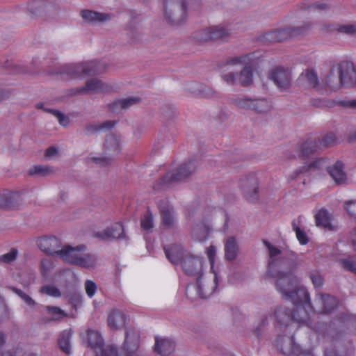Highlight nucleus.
Returning <instances> with one entry per match:
<instances>
[{"mask_svg":"<svg viewBox=\"0 0 356 356\" xmlns=\"http://www.w3.org/2000/svg\"><path fill=\"white\" fill-rule=\"evenodd\" d=\"M45 111L52 113L58 119L60 125L65 127L69 124V118L59 111L54 109H45Z\"/></svg>","mask_w":356,"mask_h":356,"instance_id":"obj_48","label":"nucleus"},{"mask_svg":"<svg viewBox=\"0 0 356 356\" xmlns=\"http://www.w3.org/2000/svg\"><path fill=\"white\" fill-rule=\"evenodd\" d=\"M159 207L163 225L168 227L172 226L175 223L173 209L169 205L167 201H162Z\"/></svg>","mask_w":356,"mask_h":356,"instance_id":"obj_24","label":"nucleus"},{"mask_svg":"<svg viewBox=\"0 0 356 356\" xmlns=\"http://www.w3.org/2000/svg\"><path fill=\"white\" fill-rule=\"evenodd\" d=\"M330 31H337L339 33L354 35H356V23L343 25H337L329 27Z\"/></svg>","mask_w":356,"mask_h":356,"instance_id":"obj_38","label":"nucleus"},{"mask_svg":"<svg viewBox=\"0 0 356 356\" xmlns=\"http://www.w3.org/2000/svg\"><path fill=\"white\" fill-rule=\"evenodd\" d=\"M235 104L240 108H251L259 113H264L271 108L270 103L265 99H252L246 97H237L234 99Z\"/></svg>","mask_w":356,"mask_h":356,"instance_id":"obj_13","label":"nucleus"},{"mask_svg":"<svg viewBox=\"0 0 356 356\" xmlns=\"http://www.w3.org/2000/svg\"><path fill=\"white\" fill-rule=\"evenodd\" d=\"M141 227L143 229L147 231H149L153 228V216L150 211H147L141 219Z\"/></svg>","mask_w":356,"mask_h":356,"instance_id":"obj_46","label":"nucleus"},{"mask_svg":"<svg viewBox=\"0 0 356 356\" xmlns=\"http://www.w3.org/2000/svg\"><path fill=\"white\" fill-rule=\"evenodd\" d=\"M115 121L108 120L101 124L88 125L86 127V130L88 133H92L99 130H108L112 129L115 126Z\"/></svg>","mask_w":356,"mask_h":356,"instance_id":"obj_39","label":"nucleus"},{"mask_svg":"<svg viewBox=\"0 0 356 356\" xmlns=\"http://www.w3.org/2000/svg\"><path fill=\"white\" fill-rule=\"evenodd\" d=\"M295 356H315L313 349H304L300 347V350Z\"/></svg>","mask_w":356,"mask_h":356,"instance_id":"obj_61","label":"nucleus"},{"mask_svg":"<svg viewBox=\"0 0 356 356\" xmlns=\"http://www.w3.org/2000/svg\"><path fill=\"white\" fill-rule=\"evenodd\" d=\"M327 168L329 175L332 178L334 181L337 184H346L347 181V175L344 171L343 163L337 161L332 166L327 165V161L323 158H318L310 162L305 163L300 170L294 172L291 176V179H295L300 173L305 172L307 170Z\"/></svg>","mask_w":356,"mask_h":356,"instance_id":"obj_5","label":"nucleus"},{"mask_svg":"<svg viewBox=\"0 0 356 356\" xmlns=\"http://www.w3.org/2000/svg\"><path fill=\"white\" fill-rule=\"evenodd\" d=\"M79 89H111L108 85L105 84L101 80L94 78L88 80L84 87Z\"/></svg>","mask_w":356,"mask_h":356,"instance_id":"obj_43","label":"nucleus"},{"mask_svg":"<svg viewBox=\"0 0 356 356\" xmlns=\"http://www.w3.org/2000/svg\"><path fill=\"white\" fill-rule=\"evenodd\" d=\"M85 250L86 246L83 245L76 247L67 245L60 250L59 255L64 261L77 266Z\"/></svg>","mask_w":356,"mask_h":356,"instance_id":"obj_14","label":"nucleus"},{"mask_svg":"<svg viewBox=\"0 0 356 356\" xmlns=\"http://www.w3.org/2000/svg\"><path fill=\"white\" fill-rule=\"evenodd\" d=\"M350 316H343L337 318L334 321H332L329 325L323 324V325L318 324L314 327V329L318 332H322L323 334H325V332L327 335H330L333 337L334 333L335 332L334 326L337 325H340L342 323L348 322L350 321Z\"/></svg>","mask_w":356,"mask_h":356,"instance_id":"obj_23","label":"nucleus"},{"mask_svg":"<svg viewBox=\"0 0 356 356\" xmlns=\"http://www.w3.org/2000/svg\"><path fill=\"white\" fill-rule=\"evenodd\" d=\"M84 287L87 296L90 298H92L97 291L96 284L93 281L88 280L85 282Z\"/></svg>","mask_w":356,"mask_h":356,"instance_id":"obj_51","label":"nucleus"},{"mask_svg":"<svg viewBox=\"0 0 356 356\" xmlns=\"http://www.w3.org/2000/svg\"><path fill=\"white\" fill-rule=\"evenodd\" d=\"M37 245L44 252L49 254H58L60 250V241L54 236H42L37 240Z\"/></svg>","mask_w":356,"mask_h":356,"instance_id":"obj_16","label":"nucleus"},{"mask_svg":"<svg viewBox=\"0 0 356 356\" xmlns=\"http://www.w3.org/2000/svg\"><path fill=\"white\" fill-rule=\"evenodd\" d=\"M106 145L108 151L117 154L120 147V140L115 135L110 134L106 137Z\"/></svg>","mask_w":356,"mask_h":356,"instance_id":"obj_40","label":"nucleus"},{"mask_svg":"<svg viewBox=\"0 0 356 356\" xmlns=\"http://www.w3.org/2000/svg\"><path fill=\"white\" fill-rule=\"evenodd\" d=\"M337 262L341 265V268L347 271H350L356 274V257L354 256H348L346 257L339 258Z\"/></svg>","mask_w":356,"mask_h":356,"instance_id":"obj_35","label":"nucleus"},{"mask_svg":"<svg viewBox=\"0 0 356 356\" xmlns=\"http://www.w3.org/2000/svg\"><path fill=\"white\" fill-rule=\"evenodd\" d=\"M350 238L352 245L353 246L354 249L356 250V227L351 231Z\"/></svg>","mask_w":356,"mask_h":356,"instance_id":"obj_63","label":"nucleus"},{"mask_svg":"<svg viewBox=\"0 0 356 356\" xmlns=\"http://www.w3.org/2000/svg\"><path fill=\"white\" fill-rule=\"evenodd\" d=\"M300 280L295 274L279 277L277 289L283 297L291 301L295 307L292 314L293 324L295 322L312 326L310 319L314 315L310 302L309 293L305 287L300 285Z\"/></svg>","mask_w":356,"mask_h":356,"instance_id":"obj_1","label":"nucleus"},{"mask_svg":"<svg viewBox=\"0 0 356 356\" xmlns=\"http://www.w3.org/2000/svg\"><path fill=\"white\" fill-rule=\"evenodd\" d=\"M196 161H189L188 163L182 164L177 169L168 172L162 179L163 184H170L177 181H180L190 176L196 170Z\"/></svg>","mask_w":356,"mask_h":356,"instance_id":"obj_9","label":"nucleus"},{"mask_svg":"<svg viewBox=\"0 0 356 356\" xmlns=\"http://www.w3.org/2000/svg\"><path fill=\"white\" fill-rule=\"evenodd\" d=\"M84 341L87 342L95 353L103 346V339L97 330L88 329L86 332V336L81 335Z\"/></svg>","mask_w":356,"mask_h":356,"instance_id":"obj_21","label":"nucleus"},{"mask_svg":"<svg viewBox=\"0 0 356 356\" xmlns=\"http://www.w3.org/2000/svg\"><path fill=\"white\" fill-rule=\"evenodd\" d=\"M13 291L15 292L16 294H17L23 300L24 302L29 307H33L35 305V301L26 293L23 292L22 291L17 289H13Z\"/></svg>","mask_w":356,"mask_h":356,"instance_id":"obj_54","label":"nucleus"},{"mask_svg":"<svg viewBox=\"0 0 356 356\" xmlns=\"http://www.w3.org/2000/svg\"><path fill=\"white\" fill-rule=\"evenodd\" d=\"M229 35L228 30L224 27L213 26L200 31L195 38L202 43L211 40H226Z\"/></svg>","mask_w":356,"mask_h":356,"instance_id":"obj_11","label":"nucleus"},{"mask_svg":"<svg viewBox=\"0 0 356 356\" xmlns=\"http://www.w3.org/2000/svg\"><path fill=\"white\" fill-rule=\"evenodd\" d=\"M293 229L296 234V238L298 240L299 243L301 245H306L309 241V238L306 233L303 230H302L299 227L296 226L295 223H293Z\"/></svg>","mask_w":356,"mask_h":356,"instance_id":"obj_50","label":"nucleus"},{"mask_svg":"<svg viewBox=\"0 0 356 356\" xmlns=\"http://www.w3.org/2000/svg\"><path fill=\"white\" fill-rule=\"evenodd\" d=\"M268 77L280 89H285L290 86L291 72L282 67H275L268 72Z\"/></svg>","mask_w":356,"mask_h":356,"instance_id":"obj_12","label":"nucleus"},{"mask_svg":"<svg viewBox=\"0 0 356 356\" xmlns=\"http://www.w3.org/2000/svg\"><path fill=\"white\" fill-rule=\"evenodd\" d=\"M273 313L280 326H286L287 328H291L293 326L292 314L288 307L280 306L276 308Z\"/></svg>","mask_w":356,"mask_h":356,"instance_id":"obj_19","label":"nucleus"},{"mask_svg":"<svg viewBox=\"0 0 356 356\" xmlns=\"http://www.w3.org/2000/svg\"><path fill=\"white\" fill-rule=\"evenodd\" d=\"M257 181L256 179H252L249 187H244L243 191L246 198L250 201L254 202L258 197V187Z\"/></svg>","mask_w":356,"mask_h":356,"instance_id":"obj_37","label":"nucleus"},{"mask_svg":"<svg viewBox=\"0 0 356 356\" xmlns=\"http://www.w3.org/2000/svg\"><path fill=\"white\" fill-rule=\"evenodd\" d=\"M315 220L317 226L329 227L331 225L329 213L324 209H320L315 215Z\"/></svg>","mask_w":356,"mask_h":356,"instance_id":"obj_36","label":"nucleus"},{"mask_svg":"<svg viewBox=\"0 0 356 356\" xmlns=\"http://www.w3.org/2000/svg\"><path fill=\"white\" fill-rule=\"evenodd\" d=\"M44 310L48 316L47 318H44V321L45 322L59 321L67 316V314L57 307L47 306Z\"/></svg>","mask_w":356,"mask_h":356,"instance_id":"obj_33","label":"nucleus"},{"mask_svg":"<svg viewBox=\"0 0 356 356\" xmlns=\"http://www.w3.org/2000/svg\"><path fill=\"white\" fill-rule=\"evenodd\" d=\"M140 101L139 97H127L115 101L111 104V109L113 112H120L122 109H128L131 106L136 104Z\"/></svg>","mask_w":356,"mask_h":356,"instance_id":"obj_27","label":"nucleus"},{"mask_svg":"<svg viewBox=\"0 0 356 356\" xmlns=\"http://www.w3.org/2000/svg\"><path fill=\"white\" fill-rule=\"evenodd\" d=\"M99 261L98 257L94 254L83 252L77 266L85 268H95Z\"/></svg>","mask_w":356,"mask_h":356,"instance_id":"obj_34","label":"nucleus"},{"mask_svg":"<svg viewBox=\"0 0 356 356\" xmlns=\"http://www.w3.org/2000/svg\"><path fill=\"white\" fill-rule=\"evenodd\" d=\"M125 315L119 309L111 310L108 315V325L113 330L120 328L124 325Z\"/></svg>","mask_w":356,"mask_h":356,"instance_id":"obj_25","label":"nucleus"},{"mask_svg":"<svg viewBox=\"0 0 356 356\" xmlns=\"http://www.w3.org/2000/svg\"><path fill=\"white\" fill-rule=\"evenodd\" d=\"M95 353L96 356H119L117 348L113 346H102Z\"/></svg>","mask_w":356,"mask_h":356,"instance_id":"obj_45","label":"nucleus"},{"mask_svg":"<svg viewBox=\"0 0 356 356\" xmlns=\"http://www.w3.org/2000/svg\"><path fill=\"white\" fill-rule=\"evenodd\" d=\"M263 243L268 249L269 254L268 273L270 276L276 278L275 285L277 286L279 277L293 273L291 271L286 273L280 271V268L284 262L282 252L266 240H264Z\"/></svg>","mask_w":356,"mask_h":356,"instance_id":"obj_7","label":"nucleus"},{"mask_svg":"<svg viewBox=\"0 0 356 356\" xmlns=\"http://www.w3.org/2000/svg\"><path fill=\"white\" fill-rule=\"evenodd\" d=\"M97 61L91 60L85 63L67 64L62 67L59 72L61 75H66L69 79L85 77L89 75L101 72Z\"/></svg>","mask_w":356,"mask_h":356,"instance_id":"obj_6","label":"nucleus"},{"mask_svg":"<svg viewBox=\"0 0 356 356\" xmlns=\"http://www.w3.org/2000/svg\"><path fill=\"white\" fill-rule=\"evenodd\" d=\"M218 284V275L216 270H211L206 275H201L194 284H189L186 289V296L192 299L197 298H207L216 290Z\"/></svg>","mask_w":356,"mask_h":356,"instance_id":"obj_4","label":"nucleus"},{"mask_svg":"<svg viewBox=\"0 0 356 356\" xmlns=\"http://www.w3.org/2000/svg\"><path fill=\"white\" fill-rule=\"evenodd\" d=\"M53 172V170L47 166L43 165H35L30 168L29 173L31 175L47 176Z\"/></svg>","mask_w":356,"mask_h":356,"instance_id":"obj_42","label":"nucleus"},{"mask_svg":"<svg viewBox=\"0 0 356 356\" xmlns=\"http://www.w3.org/2000/svg\"><path fill=\"white\" fill-rule=\"evenodd\" d=\"M256 59L254 53H250L227 59L220 67L228 65H245L239 74L229 72L222 75L223 79L228 83L234 84L237 81L241 86L248 87L253 83V65Z\"/></svg>","mask_w":356,"mask_h":356,"instance_id":"obj_2","label":"nucleus"},{"mask_svg":"<svg viewBox=\"0 0 356 356\" xmlns=\"http://www.w3.org/2000/svg\"><path fill=\"white\" fill-rule=\"evenodd\" d=\"M206 254L208 257V259L211 264V270L213 271L214 270V262H215V257L216 254V248L214 245H210L206 250Z\"/></svg>","mask_w":356,"mask_h":356,"instance_id":"obj_53","label":"nucleus"},{"mask_svg":"<svg viewBox=\"0 0 356 356\" xmlns=\"http://www.w3.org/2000/svg\"><path fill=\"white\" fill-rule=\"evenodd\" d=\"M318 142L316 138H309L299 147V156L306 157L318 150Z\"/></svg>","mask_w":356,"mask_h":356,"instance_id":"obj_29","label":"nucleus"},{"mask_svg":"<svg viewBox=\"0 0 356 356\" xmlns=\"http://www.w3.org/2000/svg\"><path fill=\"white\" fill-rule=\"evenodd\" d=\"M124 234V227L120 222H116L104 232H98L95 236L102 239L120 238Z\"/></svg>","mask_w":356,"mask_h":356,"instance_id":"obj_20","label":"nucleus"},{"mask_svg":"<svg viewBox=\"0 0 356 356\" xmlns=\"http://www.w3.org/2000/svg\"><path fill=\"white\" fill-rule=\"evenodd\" d=\"M177 2L178 3L180 4L181 6V13L183 14V17L180 20H173L171 19V17L168 15V11H167V9H166V6L165 4L164 3V7H165V17L166 18V19L168 20V22L172 24H180L181 22H182L185 18H186V12H187V6H186V3L183 1V0H177Z\"/></svg>","mask_w":356,"mask_h":356,"instance_id":"obj_44","label":"nucleus"},{"mask_svg":"<svg viewBox=\"0 0 356 356\" xmlns=\"http://www.w3.org/2000/svg\"><path fill=\"white\" fill-rule=\"evenodd\" d=\"M40 291L49 296H51L54 298H60L61 297L60 291L56 286L54 284H48L42 286L40 289Z\"/></svg>","mask_w":356,"mask_h":356,"instance_id":"obj_41","label":"nucleus"},{"mask_svg":"<svg viewBox=\"0 0 356 356\" xmlns=\"http://www.w3.org/2000/svg\"><path fill=\"white\" fill-rule=\"evenodd\" d=\"M53 262L50 259H43L40 264V271L44 277H47L53 269Z\"/></svg>","mask_w":356,"mask_h":356,"instance_id":"obj_47","label":"nucleus"},{"mask_svg":"<svg viewBox=\"0 0 356 356\" xmlns=\"http://www.w3.org/2000/svg\"><path fill=\"white\" fill-rule=\"evenodd\" d=\"M58 154V149L55 147L52 146L49 147L46 150L45 156L49 159H51L52 157L56 156Z\"/></svg>","mask_w":356,"mask_h":356,"instance_id":"obj_62","label":"nucleus"},{"mask_svg":"<svg viewBox=\"0 0 356 356\" xmlns=\"http://www.w3.org/2000/svg\"><path fill=\"white\" fill-rule=\"evenodd\" d=\"M164 250L168 259L172 264H180L186 275L195 276L202 273V257L194 256L180 246L165 248Z\"/></svg>","mask_w":356,"mask_h":356,"instance_id":"obj_3","label":"nucleus"},{"mask_svg":"<svg viewBox=\"0 0 356 356\" xmlns=\"http://www.w3.org/2000/svg\"><path fill=\"white\" fill-rule=\"evenodd\" d=\"M124 356H144L143 354L138 350H130V352H124Z\"/></svg>","mask_w":356,"mask_h":356,"instance_id":"obj_64","label":"nucleus"},{"mask_svg":"<svg viewBox=\"0 0 356 356\" xmlns=\"http://www.w3.org/2000/svg\"><path fill=\"white\" fill-rule=\"evenodd\" d=\"M321 303L323 305L322 311L325 314H330L338 305L337 300L330 295H319Z\"/></svg>","mask_w":356,"mask_h":356,"instance_id":"obj_31","label":"nucleus"},{"mask_svg":"<svg viewBox=\"0 0 356 356\" xmlns=\"http://www.w3.org/2000/svg\"><path fill=\"white\" fill-rule=\"evenodd\" d=\"M277 347L283 354L288 356H295L300 347L296 343L293 335L279 336L276 340Z\"/></svg>","mask_w":356,"mask_h":356,"instance_id":"obj_15","label":"nucleus"},{"mask_svg":"<svg viewBox=\"0 0 356 356\" xmlns=\"http://www.w3.org/2000/svg\"><path fill=\"white\" fill-rule=\"evenodd\" d=\"M8 317V310L4 300L0 297V321Z\"/></svg>","mask_w":356,"mask_h":356,"instance_id":"obj_59","label":"nucleus"},{"mask_svg":"<svg viewBox=\"0 0 356 356\" xmlns=\"http://www.w3.org/2000/svg\"><path fill=\"white\" fill-rule=\"evenodd\" d=\"M1 356H38V355L35 354H33V353L24 354L21 349L17 348L15 350L13 349L12 350L3 352L1 354Z\"/></svg>","mask_w":356,"mask_h":356,"instance_id":"obj_57","label":"nucleus"},{"mask_svg":"<svg viewBox=\"0 0 356 356\" xmlns=\"http://www.w3.org/2000/svg\"><path fill=\"white\" fill-rule=\"evenodd\" d=\"M309 277L315 289L321 288L323 286V278L319 272L312 271Z\"/></svg>","mask_w":356,"mask_h":356,"instance_id":"obj_49","label":"nucleus"},{"mask_svg":"<svg viewBox=\"0 0 356 356\" xmlns=\"http://www.w3.org/2000/svg\"><path fill=\"white\" fill-rule=\"evenodd\" d=\"M344 207L348 213L356 218V200H352L344 204Z\"/></svg>","mask_w":356,"mask_h":356,"instance_id":"obj_58","label":"nucleus"},{"mask_svg":"<svg viewBox=\"0 0 356 356\" xmlns=\"http://www.w3.org/2000/svg\"><path fill=\"white\" fill-rule=\"evenodd\" d=\"M140 346V333L134 327H128L125 331V338L122 343L124 352L137 350Z\"/></svg>","mask_w":356,"mask_h":356,"instance_id":"obj_18","label":"nucleus"},{"mask_svg":"<svg viewBox=\"0 0 356 356\" xmlns=\"http://www.w3.org/2000/svg\"><path fill=\"white\" fill-rule=\"evenodd\" d=\"M175 342L170 339H155L154 350L163 356L170 355L175 350Z\"/></svg>","mask_w":356,"mask_h":356,"instance_id":"obj_22","label":"nucleus"},{"mask_svg":"<svg viewBox=\"0 0 356 356\" xmlns=\"http://www.w3.org/2000/svg\"><path fill=\"white\" fill-rule=\"evenodd\" d=\"M17 255V251L15 249L11 250L9 252L4 254L0 257V262L10 264L15 260Z\"/></svg>","mask_w":356,"mask_h":356,"instance_id":"obj_52","label":"nucleus"},{"mask_svg":"<svg viewBox=\"0 0 356 356\" xmlns=\"http://www.w3.org/2000/svg\"><path fill=\"white\" fill-rule=\"evenodd\" d=\"M89 161H92L95 163L101 166H106L109 165L111 162L112 159L109 156H103V157H95L90 156L89 157Z\"/></svg>","mask_w":356,"mask_h":356,"instance_id":"obj_55","label":"nucleus"},{"mask_svg":"<svg viewBox=\"0 0 356 356\" xmlns=\"http://www.w3.org/2000/svg\"><path fill=\"white\" fill-rule=\"evenodd\" d=\"M338 104L344 107H348L353 109H356V99L353 100H341L339 101Z\"/></svg>","mask_w":356,"mask_h":356,"instance_id":"obj_60","label":"nucleus"},{"mask_svg":"<svg viewBox=\"0 0 356 356\" xmlns=\"http://www.w3.org/2000/svg\"><path fill=\"white\" fill-rule=\"evenodd\" d=\"M212 232V228L207 221L197 224L193 230V236L196 240L204 241Z\"/></svg>","mask_w":356,"mask_h":356,"instance_id":"obj_26","label":"nucleus"},{"mask_svg":"<svg viewBox=\"0 0 356 356\" xmlns=\"http://www.w3.org/2000/svg\"><path fill=\"white\" fill-rule=\"evenodd\" d=\"M335 140L336 136L334 134L329 133L322 138V140H321V145L323 147H325L334 143Z\"/></svg>","mask_w":356,"mask_h":356,"instance_id":"obj_56","label":"nucleus"},{"mask_svg":"<svg viewBox=\"0 0 356 356\" xmlns=\"http://www.w3.org/2000/svg\"><path fill=\"white\" fill-rule=\"evenodd\" d=\"M309 29V24H304L293 28L276 29L266 33L261 39L268 42H282L305 34Z\"/></svg>","mask_w":356,"mask_h":356,"instance_id":"obj_8","label":"nucleus"},{"mask_svg":"<svg viewBox=\"0 0 356 356\" xmlns=\"http://www.w3.org/2000/svg\"><path fill=\"white\" fill-rule=\"evenodd\" d=\"M339 83L341 87H356V69L352 62L343 60L337 65Z\"/></svg>","mask_w":356,"mask_h":356,"instance_id":"obj_10","label":"nucleus"},{"mask_svg":"<svg viewBox=\"0 0 356 356\" xmlns=\"http://www.w3.org/2000/svg\"><path fill=\"white\" fill-rule=\"evenodd\" d=\"M82 18L88 22H104L109 19L110 15L108 14L97 13L89 10H84L81 12Z\"/></svg>","mask_w":356,"mask_h":356,"instance_id":"obj_32","label":"nucleus"},{"mask_svg":"<svg viewBox=\"0 0 356 356\" xmlns=\"http://www.w3.org/2000/svg\"><path fill=\"white\" fill-rule=\"evenodd\" d=\"M296 84L305 89L316 88L319 84L317 72L314 69H306L298 76Z\"/></svg>","mask_w":356,"mask_h":356,"instance_id":"obj_17","label":"nucleus"},{"mask_svg":"<svg viewBox=\"0 0 356 356\" xmlns=\"http://www.w3.org/2000/svg\"><path fill=\"white\" fill-rule=\"evenodd\" d=\"M72 336V331L71 329L63 330L59 335L58 343L60 349L65 354L70 353Z\"/></svg>","mask_w":356,"mask_h":356,"instance_id":"obj_28","label":"nucleus"},{"mask_svg":"<svg viewBox=\"0 0 356 356\" xmlns=\"http://www.w3.org/2000/svg\"><path fill=\"white\" fill-rule=\"evenodd\" d=\"M238 248L236 238L230 236L225 242V256L227 260H234L238 253Z\"/></svg>","mask_w":356,"mask_h":356,"instance_id":"obj_30","label":"nucleus"}]
</instances>
